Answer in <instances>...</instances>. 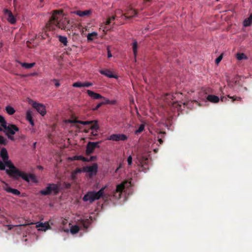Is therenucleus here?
<instances>
[{
  "mask_svg": "<svg viewBox=\"0 0 252 252\" xmlns=\"http://www.w3.org/2000/svg\"><path fill=\"white\" fill-rule=\"evenodd\" d=\"M29 122H30V123L31 124V125L32 126H34V122H33V121L32 119V120H30V121H29Z\"/></svg>",
  "mask_w": 252,
  "mask_h": 252,
  "instance_id": "nucleus-56",
  "label": "nucleus"
},
{
  "mask_svg": "<svg viewBox=\"0 0 252 252\" xmlns=\"http://www.w3.org/2000/svg\"><path fill=\"white\" fill-rule=\"evenodd\" d=\"M2 131V128L0 126V131Z\"/></svg>",
  "mask_w": 252,
  "mask_h": 252,
  "instance_id": "nucleus-61",
  "label": "nucleus"
},
{
  "mask_svg": "<svg viewBox=\"0 0 252 252\" xmlns=\"http://www.w3.org/2000/svg\"><path fill=\"white\" fill-rule=\"evenodd\" d=\"M91 11L90 10H87L84 11L77 10L74 12V13L80 16L84 17L86 16H89L91 14Z\"/></svg>",
  "mask_w": 252,
  "mask_h": 252,
  "instance_id": "nucleus-17",
  "label": "nucleus"
},
{
  "mask_svg": "<svg viewBox=\"0 0 252 252\" xmlns=\"http://www.w3.org/2000/svg\"><path fill=\"white\" fill-rule=\"evenodd\" d=\"M99 72L100 74L104 75L110 78H116V76L113 74L112 72L108 69L100 70L99 71Z\"/></svg>",
  "mask_w": 252,
  "mask_h": 252,
  "instance_id": "nucleus-16",
  "label": "nucleus"
},
{
  "mask_svg": "<svg viewBox=\"0 0 252 252\" xmlns=\"http://www.w3.org/2000/svg\"><path fill=\"white\" fill-rule=\"evenodd\" d=\"M88 94L92 98L95 99H99L102 98L103 97L100 94L96 93L92 91L88 90L87 91Z\"/></svg>",
  "mask_w": 252,
  "mask_h": 252,
  "instance_id": "nucleus-15",
  "label": "nucleus"
},
{
  "mask_svg": "<svg viewBox=\"0 0 252 252\" xmlns=\"http://www.w3.org/2000/svg\"><path fill=\"white\" fill-rule=\"evenodd\" d=\"M58 39L60 42L63 43L64 46H67L68 40L66 36H62V35H59L58 36Z\"/></svg>",
  "mask_w": 252,
  "mask_h": 252,
  "instance_id": "nucleus-23",
  "label": "nucleus"
},
{
  "mask_svg": "<svg viewBox=\"0 0 252 252\" xmlns=\"http://www.w3.org/2000/svg\"><path fill=\"white\" fill-rule=\"evenodd\" d=\"M52 81L55 82V85L56 88H58L60 86V83L59 82V81L57 80L53 79V80H52Z\"/></svg>",
  "mask_w": 252,
  "mask_h": 252,
  "instance_id": "nucleus-42",
  "label": "nucleus"
},
{
  "mask_svg": "<svg viewBox=\"0 0 252 252\" xmlns=\"http://www.w3.org/2000/svg\"><path fill=\"white\" fill-rule=\"evenodd\" d=\"M13 189L10 188V187H8L7 189H5V190L8 192H10L11 193L12 192V190Z\"/></svg>",
  "mask_w": 252,
  "mask_h": 252,
  "instance_id": "nucleus-50",
  "label": "nucleus"
},
{
  "mask_svg": "<svg viewBox=\"0 0 252 252\" xmlns=\"http://www.w3.org/2000/svg\"><path fill=\"white\" fill-rule=\"evenodd\" d=\"M94 131L91 132V136H96L98 135L97 130H94Z\"/></svg>",
  "mask_w": 252,
  "mask_h": 252,
  "instance_id": "nucleus-45",
  "label": "nucleus"
},
{
  "mask_svg": "<svg viewBox=\"0 0 252 252\" xmlns=\"http://www.w3.org/2000/svg\"><path fill=\"white\" fill-rule=\"evenodd\" d=\"M115 17H116L115 16H113L112 17H109V18L111 20V21L112 22V21H114L115 19Z\"/></svg>",
  "mask_w": 252,
  "mask_h": 252,
  "instance_id": "nucleus-54",
  "label": "nucleus"
},
{
  "mask_svg": "<svg viewBox=\"0 0 252 252\" xmlns=\"http://www.w3.org/2000/svg\"><path fill=\"white\" fill-rule=\"evenodd\" d=\"M111 22H112L111 21V20H110L109 19V18H108L107 19V20H106V22H105V25H107V26L111 24Z\"/></svg>",
  "mask_w": 252,
  "mask_h": 252,
  "instance_id": "nucleus-49",
  "label": "nucleus"
},
{
  "mask_svg": "<svg viewBox=\"0 0 252 252\" xmlns=\"http://www.w3.org/2000/svg\"><path fill=\"white\" fill-rule=\"evenodd\" d=\"M39 169H42V166H39Z\"/></svg>",
  "mask_w": 252,
  "mask_h": 252,
  "instance_id": "nucleus-62",
  "label": "nucleus"
},
{
  "mask_svg": "<svg viewBox=\"0 0 252 252\" xmlns=\"http://www.w3.org/2000/svg\"><path fill=\"white\" fill-rule=\"evenodd\" d=\"M121 168V165L116 169V172H117Z\"/></svg>",
  "mask_w": 252,
  "mask_h": 252,
  "instance_id": "nucleus-59",
  "label": "nucleus"
},
{
  "mask_svg": "<svg viewBox=\"0 0 252 252\" xmlns=\"http://www.w3.org/2000/svg\"><path fill=\"white\" fill-rule=\"evenodd\" d=\"M32 106L42 116H44L46 114V108L43 104L35 102L32 103Z\"/></svg>",
  "mask_w": 252,
  "mask_h": 252,
  "instance_id": "nucleus-10",
  "label": "nucleus"
},
{
  "mask_svg": "<svg viewBox=\"0 0 252 252\" xmlns=\"http://www.w3.org/2000/svg\"><path fill=\"white\" fill-rule=\"evenodd\" d=\"M132 158L131 156H129L127 158V163L129 165H130L132 164Z\"/></svg>",
  "mask_w": 252,
  "mask_h": 252,
  "instance_id": "nucleus-41",
  "label": "nucleus"
},
{
  "mask_svg": "<svg viewBox=\"0 0 252 252\" xmlns=\"http://www.w3.org/2000/svg\"><path fill=\"white\" fill-rule=\"evenodd\" d=\"M0 124L1 126L4 129V132L8 139L14 141V138L12 136L15 134V132L19 130V128L15 125L8 124L7 125L6 121L4 117L0 115Z\"/></svg>",
  "mask_w": 252,
  "mask_h": 252,
  "instance_id": "nucleus-3",
  "label": "nucleus"
},
{
  "mask_svg": "<svg viewBox=\"0 0 252 252\" xmlns=\"http://www.w3.org/2000/svg\"><path fill=\"white\" fill-rule=\"evenodd\" d=\"M99 142H89L86 146V154L87 155L89 156L93 153L94 150V149L96 148H99Z\"/></svg>",
  "mask_w": 252,
  "mask_h": 252,
  "instance_id": "nucleus-6",
  "label": "nucleus"
},
{
  "mask_svg": "<svg viewBox=\"0 0 252 252\" xmlns=\"http://www.w3.org/2000/svg\"><path fill=\"white\" fill-rule=\"evenodd\" d=\"M76 174H74V171H73L71 173V177L74 180L76 178Z\"/></svg>",
  "mask_w": 252,
  "mask_h": 252,
  "instance_id": "nucleus-53",
  "label": "nucleus"
},
{
  "mask_svg": "<svg viewBox=\"0 0 252 252\" xmlns=\"http://www.w3.org/2000/svg\"><path fill=\"white\" fill-rule=\"evenodd\" d=\"M0 156L3 160H6L8 159V155L7 150L5 148H2L0 151Z\"/></svg>",
  "mask_w": 252,
  "mask_h": 252,
  "instance_id": "nucleus-19",
  "label": "nucleus"
},
{
  "mask_svg": "<svg viewBox=\"0 0 252 252\" xmlns=\"http://www.w3.org/2000/svg\"><path fill=\"white\" fill-rule=\"evenodd\" d=\"M106 186L102 187L98 191H89L85 194L82 198L84 202H89L90 204L93 203L95 200H98L104 196V190Z\"/></svg>",
  "mask_w": 252,
  "mask_h": 252,
  "instance_id": "nucleus-4",
  "label": "nucleus"
},
{
  "mask_svg": "<svg viewBox=\"0 0 252 252\" xmlns=\"http://www.w3.org/2000/svg\"><path fill=\"white\" fill-rule=\"evenodd\" d=\"M138 43L136 40H134L132 43V50L135 57L137 54Z\"/></svg>",
  "mask_w": 252,
  "mask_h": 252,
  "instance_id": "nucleus-25",
  "label": "nucleus"
},
{
  "mask_svg": "<svg viewBox=\"0 0 252 252\" xmlns=\"http://www.w3.org/2000/svg\"><path fill=\"white\" fill-rule=\"evenodd\" d=\"M4 14L5 16L7 17V20L10 24H14L16 22V18L10 10L8 9H4Z\"/></svg>",
  "mask_w": 252,
  "mask_h": 252,
  "instance_id": "nucleus-9",
  "label": "nucleus"
},
{
  "mask_svg": "<svg viewBox=\"0 0 252 252\" xmlns=\"http://www.w3.org/2000/svg\"><path fill=\"white\" fill-rule=\"evenodd\" d=\"M32 112L30 110H28L26 113V119L29 121L32 120Z\"/></svg>",
  "mask_w": 252,
  "mask_h": 252,
  "instance_id": "nucleus-34",
  "label": "nucleus"
},
{
  "mask_svg": "<svg viewBox=\"0 0 252 252\" xmlns=\"http://www.w3.org/2000/svg\"><path fill=\"white\" fill-rule=\"evenodd\" d=\"M127 183V182H123L122 183H121L119 185H118L116 187V192H119L120 194L121 193H122V192H123V191L124 190V189L125 188V184H126Z\"/></svg>",
  "mask_w": 252,
  "mask_h": 252,
  "instance_id": "nucleus-22",
  "label": "nucleus"
},
{
  "mask_svg": "<svg viewBox=\"0 0 252 252\" xmlns=\"http://www.w3.org/2000/svg\"><path fill=\"white\" fill-rule=\"evenodd\" d=\"M12 193H13V194L14 195H19L20 194V191H19L18 189H13L12 190Z\"/></svg>",
  "mask_w": 252,
  "mask_h": 252,
  "instance_id": "nucleus-35",
  "label": "nucleus"
},
{
  "mask_svg": "<svg viewBox=\"0 0 252 252\" xmlns=\"http://www.w3.org/2000/svg\"><path fill=\"white\" fill-rule=\"evenodd\" d=\"M151 0H143V1L146 2H149Z\"/></svg>",
  "mask_w": 252,
  "mask_h": 252,
  "instance_id": "nucleus-60",
  "label": "nucleus"
},
{
  "mask_svg": "<svg viewBox=\"0 0 252 252\" xmlns=\"http://www.w3.org/2000/svg\"><path fill=\"white\" fill-rule=\"evenodd\" d=\"M148 158L146 156H142L140 159V163L141 164V170L146 172L149 169V166L148 165Z\"/></svg>",
  "mask_w": 252,
  "mask_h": 252,
  "instance_id": "nucleus-13",
  "label": "nucleus"
},
{
  "mask_svg": "<svg viewBox=\"0 0 252 252\" xmlns=\"http://www.w3.org/2000/svg\"><path fill=\"white\" fill-rule=\"evenodd\" d=\"M90 223L91 222L89 219L81 220H80V225L82 226L85 229L89 227Z\"/></svg>",
  "mask_w": 252,
  "mask_h": 252,
  "instance_id": "nucleus-20",
  "label": "nucleus"
},
{
  "mask_svg": "<svg viewBox=\"0 0 252 252\" xmlns=\"http://www.w3.org/2000/svg\"><path fill=\"white\" fill-rule=\"evenodd\" d=\"M73 25V22L63 16L62 11L55 10L46 24V28L53 30L55 27H58L62 30L70 31L72 29Z\"/></svg>",
  "mask_w": 252,
  "mask_h": 252,
  "instance_id": "nucleus-1",
  "label": "nucleus"
},
{
  "mask_svg": "<svg viewBox=\"0 0 252 252\" xmlns=\"http://www.w3.org/2000/svg\"><path fill=\"white\" fill-rule=\"evenodd\" d=\"M28 178L29 180V181L31 180L32 181L33 183H37L38 180L36 177V176L32 174H30L29 175L28 174Z\"/></svg>",
  "mask_w": 252,
  "mask_h": 252,
  "instance_id": "nucleus-31",
  "label": "nucleus"
},
{
  "mask_svg": "<svg viewBox=\"0 0 252 252\" xmlns=\"http://www.w3.org/2000/svg\"><path fill=\"white\" fill-rule=\"evenodd\" d=\"M80 124L83 125H91V126H90V129L92 130H97L99 129V126L98 125V121L97 120L86 121H80Z\"/></svg>",
  "mask_w": 252,
  "mask_h": 252,
  "instance_id": "nucleus-8",
  "label": "nucleus"
},
{
  "mask_svg": "<svg viewBox=\"0 0 252 252\" xmlns=\"http://www.w3.org/2000/svg\"><path fill=\"white\" fill-rule=\"evenodd\" d=\"M236 58L238 60H247L248 57L244 53H237L236 54Z\"/></svg>",
  "mask_w": 252,
  "mask_h": 252,
  "instance_id": "nucleus-27",
  "label": "nucleus"
},
{
  "mask_svg": "<svg viewBox=\"0 0 252 252\" xmlns=\"http://www.w3.org/2000/svg\"><path fill=\"white\" fill-rule=\"evenodd\" d=\"M0 170H5L4 162L0 160Z\"/></svg>",
  "mask_w": 252,
  "mask_h": 252,
  "instance_id": "nucleus-38",
  "label": "nucleus"
},
{
  "mask_svg": "<svg viewBox=\"0 0 252 252\" xmlns=\"http://www.w3.org/2000/svg\"><path fill=\"white\" fill-rule=\"evenodd\" d=\"M125 11V14H123L122 16H124L126 19H130L137 14V11L131 7L127 8Z\"/></svg>",
  "mask_w": 252,
  "mask_h": 252,
  "instance_id": "nucleus-12",
  "label": "nucleus"
},
{
  "mask_svg": "<svg viewBox=\"0 0 252 252\" xmlns=\"http://www.w3.org/2000/svg\"><path fill=\"white\" fill-rule=\"evenodd\" d=\"M107 139L115 141H125L127 139V137L124 134H113Z\"/></svg>",
  "mask_w": 252,
  "mask_h": 252,
  "instance_id": "nucleus-7",
  "label": "nucleus"
},
{
  "mask_svg": "<svg viewBox=\"0 0 252 252\" xmlns=\"http://www.w3.org/2000/svg\"><path fill=\"white\" fill-rule=\"evenodd\" d=\"M107 56H108V58H110L112 57V55L110 53V51L109 50H108V54H107Z\"/></svg>",
  "mask_w": 252,
  "mask_h": 252,
  "instance_id": "nucleus-57",
  "label": "nucleus"
},
{
  "mask_svg": "<svg viewBox=\"0 0 252 252\" xmlns=\"http://www.w3.org/2000/svg\"><path fill=\"white\" fill-rule=\"evenodd\" d=\"M80 120H78L76 119H73L72 120H70V121H69V122L70 123H73V124H80Z\"/></svg>",
  "mask_w": 252,
  "mask_h": 252,
  "instance_id": "nucleus-40",
  "label": "nucleus"
},
{
  "mask_svg": "<svg viewBox=\"0 0 252 252\" xmlns=\"http://www.w3.org/2000/svg\"><path fill=\"white\" fill-rule=\"evenodd\" d=\"M85 132H88V130H85Z\"/></svg>",
  "mask_w": 252,
  "mask_h": 252,
  "instance_id": "nucleus-63",
  "label": "nucleus"
},
{
  "mask_svg": "<svg viewBox=\"0 0 252 252\" xmlns=\"http://www.w3.org/2000/svg\"><path fill=\"white\" fill-rule=\"evenodd\" d=\"M92 85L93 84L89 82L83 83V87H89Z\"/></svg>",
  "mask_w": 252,
  "mask_h": 252,
  "instance_id": "nucleus-39",
  "label": "nucleus"
},
{
  "mask_svg": "<svg viewBox=\"0 0 252 252\" xmlns=\"http://www.w3.org/2000/svg\"><path fill=\"white\" fill-rule=\"evenodd\" d=\"M60 191L59 186L55 184H49L47 187L44 189H42L39 193L43 195H48L52 193L57 195Z\"/></svg>",
  "mask_w": 252,
  "mask_h": 252,
  "instance_id": "nucleus-5",
  "label": "nucleus"
},
{
  "mask_svg": "<svg viewBox=\"0 0 252 252\" xmlns=\"http://www.w3.org/2000/svg\"><path fill=\"white\" fill-rule=\"evenodd\" d=\"M97 34L95 32H93L88 34L87 39L89 41H92L94 40V37H96Z\"/></svg>",
  "mask_w": 252,
  "mask_h": 252,
  "instance_id": "nucleus-28",
  "label": "nucleus"
},
{
  "mask_svg": "<svg viewBox=\"0 0 252 252\" xmlns=\"http://www.w3.org/2000/svg\"><path fill=\"white\" fill-rule=\"evenodd\" d=\"M79 227L78 225H73L70 228V232L72 234L77 233L79 231Z\"/></svg>",
  "mask_w": 252,
  "mask_h": 252,
  "instance_id": "nucleus-29",
  "label": "nucleus"
},
{
  "mask_svg": "<svg viewBox=\"0 0 252 252\" xmlns=\"http://www.w3.org/2000/svg\"><path fill=\"white\" fill-rule=\"evenodd\" d=\"M144 128L145 124H142L140 125L138 128L135 131V134L136 135H138L144 130Z\"/></svg>",
  "mask_w": 252,
  "mask_h": 252,
  "instance_id": "nucleus-30",
  "label": "nucleus"
},
{
  "mask_svg": "<svg viewBox=\"0 0 252 252\" xmlns=\"http://www.w3.org/2000/svg\"><path fill=\"white\" fill-rule=\"evenodd\" d=\"M103 104V102H100L98 103L95 107L93 109L94 110H97L102 104Z\"/></svg>",
  "mask_w": 252,
  "mask_h": 252,
  "instance_id": "nucleus-44",
  "label": "nucleus"
},
{
  "mask_svg": "<svg viewBox=\"0 0 252 252\" xmlns=\"http://www.w3.org/2000/svg\"><path fill=\"white\" fill-rule=\"evenodd\" d=\"M6 112L10 115H13L15 112V109L11 106H7L5 107Z\"/></svg>",
  "mask_w": 252,
  "mask_h": 252,
  "instance_id": "nucleus-26",
  "label": "nucleus"
},
{
  "mask_svg": "<svg viewBox=\"0 0 252 252\" xmlns=\"http://www.w3.org/2000/svg\"><path fill=\"white\" fill-rule=\"evenodd\" d=\"M222 59V55H220V56H219L215 60V62L217 64H218L220 63V62L221 61Z\"/></svg>",
  "mask_w": 252,
  "mask_h": 252,
  "instance_id": "nucleus-37",
  "label": "nucleus"
},
{
  "mask_svg": "<svg viewBox=\"0 0 252 252\" xmlns=\"http://www.w3.org/2000/svg\"><path fill=\"white\" fill-rule=\"evenodd\" d=\"M36 73H33L32 75H34Z\"/></svg>",
  "mask_w": 252,
  "mask_h": 252,
  "instance_id": "nucleus-64",
  "label": "nucleus"
},
{
  "mask_svg": "<svg viewBox=\"0 0 252 252\" xmlns=\"http://www.w3.org/2000/svg\"><path fill=\"white\" fill-rule=\"evenodd\" d=\"M227 97L232 99V102H234V101L236 100V99H235V97H236V96H231L229 95H227Z\"/></svg>",
  "mask_w": 252,
  "mask_h": 252,
  "instance_id": "nucleus-48",
  "label": "nucleus"
},
{
  "mask_svg": "<svg viewBox=\"0 0 252 252\" xmlns=\"http://www.w3.org/2000/svg\"><path fill=\"white\" fill-rule=\"evenodd\" d=\"M97 158L96 156H92L89 158V161H94Z\"/></svg>",
  "mask_w": 252,
  "mask_h": 252,
  "instance_id": "nucleus-46",
  "label": "nucleus"
},
{
  "mask_svg": "<svg viewBox=\"0 0 252 252\" xmlns=\"http://www.w3.org/2000/svg\"><path fill=\"white\" fill-rule=\"evenodd\" d=\"M82 157L83 156L81 155H80V156L76 155L73 157V159L76 160H82Z\"/></svg>",
  "mask_w": 252,
  "mask_h": 252,
  "instance_id": "nucleus-36",
  "label": "nucleus"
},
{
  "mask_svg": "<svg viewBox=\"0 0 252 252\" xmlns=\"http://www.w3.org/2000/svg\"><path fill=\"white\" fill-rule=\"evenodd\" d=\"M220 99H221V101L224 102V101H225L226 100H227V98L226 96H222L221 97Z\"/></svg>",
  "mask_w": 252,
  "mask_h": 252,
  "instance_id": "nucleus-52",
  "label": "nucleus"
},
{
  "mask_svg": "<svg viewBox=\"0 0 252 252\" xmlns=\"http://www.w3.org/2000/svg\"><path fill=\"white\" fill-rule=\"evenodd\" d=\"M235 99H236V100H238V101H242V98L241 97H238V96H236V97H235Z\"/></svg>",
  "mask_w": 252,
  "mask_h": 252,
  "instance_id": "nucleus-55",
  "label": "nucleus"
},
{
  "mask_svg": "<svg viewBox=\"0 0 252 252\" xmlns=\"http://www.w3.org/2000/svg\"><path fill=\"white\" fill-rule=\"evenodd\" d=\"M97 164L96 163H94L92 166H87L83 167V170L84 172H88L93 174H96L97 172Z\"/></svg>",
  "mask_w": 252,
  "mask_h": 252,
  "instance_id": "nucleus-11",
  "label": "nucleus"
},
{
  "mask_svg": "<svg viewBox=\"0 0 252 252\" xmlns=\"http://www.w3.org/2000/svg\"><path fill=\"white\" fill-rule=\"evenodd\" d=\"M20 64L21 65V66L25 68H31L33 67L35 63H20Z\"/></svg>",
  "mask_w": 252,
  "mask_h": 252,
  "instance_id": "nucleus-24",
  "label": "nucleus"
},
{
  "mask_svg": "<svg viewBox=\"0 0 252 252\" xmlns=\"http://www.w3.org/2000/svg\"><path fill=\"white\" fill-rule=\"evenodd\" d=\"M82 161L84 162H89V158H85L84 157H82Z\"/></svg>",
  "mask_w": 252,
  "mask_h": 252,
  "instance_id": "nucleus-51",
  "label": "nucleus"
},
{
  "mask_svg": "<svg viewBox=\"0 0 252 252\" xmlns=\"http://www.w3.org/2000/svg\"><path fill=\"white\" fill-rule=\"evenodd\" d=\"M81 169L80 168H77L75 171H74V174H77L78 173H81Z\"/></svg>",
  "mask_w": 252,
  "mask_h": 252,
  "instance_id": "nucleus-47",
  "label": "nucleus"
},
{
  "mask_svg": "<svg viewBox=\"0 0 252 252\" xmlns=\"http://www.w3.org/2000/svg\"><path fill=\"white\" fill-rule=\"evenodd\" d=\"M72 86L75 88L83 87V83L81 82H76L73 84Z\"/></svg>",
  "mask_w": 252,
  "mask_h": 252,
  "instance_id": "nucleus-33",
  "label": "nucleus"
},
{
  "mask_svg": "<svg viewBox=\"0 0 252 252\" xmlns=\"http://www.w3.org/2000/svg\"><path fill=\"white\" fill-rule=\"evenodd\" d=\"M3 162L5 167L7 166L9 168V169H5V172L9 176L16 180L18 179L19 177H21L26 182H29L28 174L17 168L11 160H9L8 159L6 160H3Z\"/></svg>",
  "mask_w": 252,
  "mask_h": 252,
  "instance_id": "nucleus-2",
  "label": "nucleus"
},
{
  "mask_svg": "<svg viewBox=\"0 0 252 252\" xmlns=\"http://www.w3.org/2000/svg\"><path fill=\"white\" fill-rule=\"evenodd\" d=\"M252 24V13H251L249 17L246 18L243 21V26L244 27H249Z\"/></svg>",
  "mask_w": 252,
  "mask_h": 252,
  "instance_id": "nucleus-21",
  "label": "nucleus"
},
{
  "mask_svg": "<svg viewBox=\"0 0 252 252\" xmlns=\"http://www.w3.org/2000/svg\"><path fill=\"white\" fill-rule=\"evenodd\" d=\"M207 99L213 103H217L219 101L220 98L218 96L215 95L209 94L207 97Z\"/></svg>",
  "mask_w": 252,
  "mask_h": 252,
  "instance_id": "nucleus-18",
  "label": "nucleus"
},
{
  "mask_svg": "<svg viewBox=\"0 0 252 252\" xmlns=\"http://www.w3.org/2000/svg\"><path fill=\"white\" fill-rule=\"evenodd\" d=\"M7 227H8V230H11L14 227H15V226H21V225H10V224H8L6 225Z\"/></svg>",
  "mask_w": 252,
  "mask_h": 252,
  "instance_id": "nucleus-43",
  "label": "nucleus"
},
{
  "mask_svg": "<svg viewBox=\"0 0 252 252\" xmlns=\"http://www.w3.org/2000/svg\"><path fill=\"white\" fill-rule=\"evenodd\" d=\"M158 142L160 144H161L163 143V141H162V140L161 138L158 139Z\"/></svg>",
  "mask_w": 252,
  "mask_h": 252,
  "instance_id": "nucleus-58",
  "label": "nucleus"
},
{
  "mask_svg": "<svg viewBox=\"0 0 252 252\" xmlns=\"http://www.w3.org/2000/svg\"><path fill=\"white\" fill-rule=\"evenodd\" d=\"M36 227L39 228L38 229L39 231H46V230L49 229L51 228V226H50L48 222H45L44 223L43 222H38L36 225Z\"/></svg>",
  "mask_w": 252,
  "mask_h": 252,
  "instance_id": "nucleus-14",
  "label": "nucleus"
},
{
  "mask_svg": "<svg viewBox=\"0 0 252 252\" xmlns=\"http://www.w3.org/2000/svg\"><path fill=\"white\" fill-rule=\"evenodd\" d=\"M8 142L7 140L3 136L0 135V144L6 145Z\"/></svg>",
  "mask_w": 252,
  "mask_h": 252,
  "instance_id": "nucleus-32",
  "label": "nucleus"
}]
</instances>
